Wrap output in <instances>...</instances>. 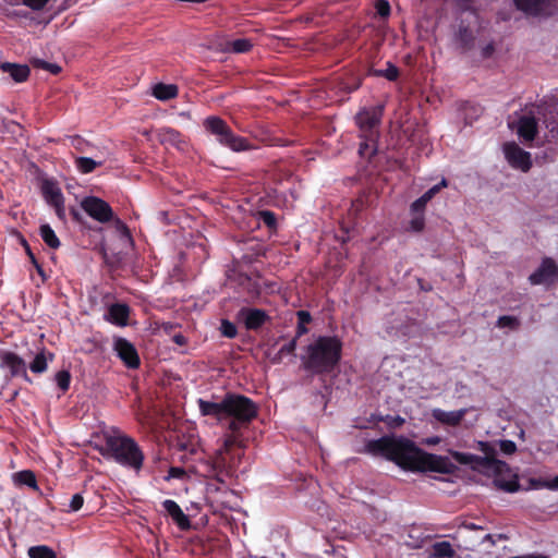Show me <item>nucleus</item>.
<instances>
[{"instance_id": "nucleus-1", "label": "nucleus", "mask_w": 558, "mask_h": 558, "mask_svg": "<svg viewBox=\"0 0 558 558\" xmlns=\"http://www.w3.org/2000/svg\"><path fill=\"white\" fill-rule=\"evenodd\" d=\"M368 453L383 457L409 471L453 474L457 466L448 457L429 453L403 436H383L366 444Z\"/></svg>"}, {"instance_id": "nucleus-2", "label": "nucleus", "mask_w": 558, "mask_h": 558, "mask_svg": "<svg viewBox=\"0 0 558 558\" xmlns=\"http://www.w3.org/2000/svg\"><path fill=\"white\" fill-rule=\"evenodd\" d=\"M197 404L203 416H211L218 422L230 418L229 432H240L258 415V405L251 398L234 392L226 393L220 402L198 399Z\"/></svg>"}, {"instance_id": "nucleus-3", "label": "nucleus", "mask_w": 558, "mask_h": 558, "mask_svg": "<svg viewBox=\"0 0 558 558\" xmlns=\"http://www.w3.org/2000/svg\"><path fill=\"white\" fill-rule=\"evenodd\" d=\"M195 472L209 480L205 487L206 498L211 502L225 506L226 497L233 494L229 480L234 474L232 465L227 462L226 454L222 451H217L214 456L202 459L195 468Z\"/></svg>"}, {"instance_id": "nucleus-4", "label": "nucleus", "mask_w": 558, "mask_h": 558, "mask_svg": "<svg viewBox=\"0 0 558 558\" xmlns=\"http://www.w3.org/2000/svg\"><path fill=\"white\" fill-rule=\"evenodd\" d=\"M342 342L337 336H319L306 347L303 368L312 375L332 374L339 366Z\"/></svg>"}, {"instance_id": "nucleus-5", "label": "nucleus", "mask_w": 558, "mask_h": 558, "mask_svg": "<svg viewBox=\"0 0 558 558\" xmlns=\"http://www.w3.org/2000/svg\"><path fill=\"white\" fill-rule=\"evenodd\" d=\"M384 110L385 106L383 104L363 108L354 118L361 138L357 153L363 159L371 160L377 154L379 125Z\"/></svg>"}, {"instance_id": "nucleus-6", "label": "nucleus", "mask_w": 558, "mask_h": 558, "mask_svg": "<svg viewBox=\"0 0 558 558\" xmlns=\"http://www.w3.org/2000/svg\"><path fill=\"white\" fill-rule=\"evenodd\" d=\"M104 456L112 458L121 465L140 471L144 462V453L137 442L129 436H107Z\"/></svg>"}, {"instance_id": "nucleus-7", "label": "nucleus", "mask_w": 558, "mask_h": 558, "mask_svg": "<svg viewBox=\"0 0 558 558\" xmlns=\"http://www.w3.org/2000/svg\"><path fill=\"white\" fill-rule=\"evenodd\" d=\"M205 130L216 136V140L225 147L240 153L253 148L250 141L236 135L225 120L217 116L207 117L203 123Z\"/></svg>"}, {"instance_id": "nucleus-8", "label": "nucleus", "mask_w": 558, "mask_h": 558, "mask_svg": "<svg viewBox=\"0 0 558 558\" xmlns=\"http://www.w3.org/2000/svg\"><path fill=\"white\" fill-rule=\"evenodd\" d=\"M205 130L216 136V140L225 147L240 153L253 148L250 141L236 135L225 120L217 116L207 117L203 123Z\"/></svg>"}, {"instance_id": "nucleus-9", "label": "nucleus", "mask_w": 558, "mask_h": 558, "mask_svg": "<svg viewBox=\"0 0 558 558\" xmlns=\"http://www.w3.org/2000/svg\"><path fill=\"white\" fill-rule=\"evenodd\" d=\"M524 111L525 113L518 120L517 133L523 141L531 142L538 133V117L547 118V102L526 105Z\"/></svg>"}, {"instance_id": "nucleus-10", "label": "nucleus", "mask_w": 558, "mask_h": 558, "mask_svg": "<svg viewBox=\"0 0 558 558\" xmlns=\"http://www.w3.org/2000/svg\"><path fill=\"white\" fill-rule=\"evenodd\" d=\"M82 209L100 223H107L113 219L111 206L97 196H86L81 202Z\"/></svg>"}, {"instance_id": "nucleus-11", "label": "nucleus", "mask_w": 558, "mask_h": 558, "mask_svg": "<svg viewBox=\"0 0 558 558\" xmlns=\"http://www.w3.org/2000/svg\"><path fill=\"white\" fill-rule=\"evenodd\" d=\"M477 449L484 453V457L477 456V466L482 472H501L507 469V463L496 458V449L488 441H478Z\"/></svg>"}, {"instance_id": "nucleus-12", "label": "nucleus", "mask_w": 558, "mask_h": 558, "mask_svg": "<svg viewBox=\"0 0 558 558\" xmlns=\"http://www.w3.org/2000/svg\"><path fill=\"white\" fill-rule=\"evenodd\" d=\"M504 153L508 163L522 172H527L532 168L531 154L522 149L517 143L509 142L504 145Z\"/></svg>"}, {"instance_id": "nucleus-13", "label": "nucleus", "mask_w": 558, "mask_h": 558, "mask_svg": "<svg viewBox=\"0 0 558 558\" xmlns=\"http://www.w3.org/2000/svg\"><path fill=\"white\" fill-rule=\"evenodd\" d=\"M514 7L529 16H550L556 0H513Z\"/></svg>"}, {"instance_id": "nucleus-14", "label": "nucleus", "mask_w": 558, "mask_h": 558, "mask_svg": "<svg viewBox=\"0 0 558 558\" xmlns=\"http://www.w3.org/2000/svg\"><path fill=\"white\" fill-rule=\"evenodd\" d=\"M113 350L125 367L136 369L141 365V359L135 345L125 338H117Z\"/></svg>"}, {"instance_id": "nucleus-15", "label": "nucleus", "mask_w": 558, "mask_h": 558, "mask_svg": "<svg viewBox=\"0 0 558 558\" xmlns=\"http://www.w3.org/2000/svg\"><path fill=\"white\" fill-rule=\"evenodd\" d=\"M529 280L532 284H549L558 280V265L550 257H545L539 267L531 274Z\"/></svg>"}, {"instance_id": "nucleus-16", "label": "nucleus", "mask_w": 558, "mask_h": 558, "mask_svg": "<svg viewBox=\"0 0 558 558\" xmlns=\"http://www.w3.org/2000/svg\"><path fill=\"white\" fill-rule=\"evenodd\" d=\"M0 366L7 367L10 371L11 377H22L24 380L31 383V378L26 371L25 361L12 351L0 352Z\"/></svg>"}, {"instance_id": "nucleus-17", "label": "nucleus", "mask_w": 558, "mask_h": 558, "mask_svg": "<svg viewBox=\"0 0 558 558\" xmlns=\"http://www.w3.org/2000/svg\"><path fill=\"white\" fill-rule=\"evenodd\" d=\"M238 317L243 322L247 330H257L270 320L266 311L254 307H243L239 311Z\"/></svg>"}, {"instance_id": "nucleus-18", "label": "nucleus", "mask_w": 558, "mask_h": 558, "mask_svg": "<svg viewBox=\"0 0 558 558\" xmlns=\"http://www.w3.org/2000/svg\"><path fill=\"white\" fill-rule=\"evenodd\" d=\"M487 474H493L494 486L506 493H515L520 489V483L517 474H513L507 464V469L501 472H488Z\"/></svg>"}, {"instance_id": "nucleus-19", "label": "nucleus", "mask_w": 558, "mask_h": 558, "mask_svg": "<svg viewBox=\"0 0 558 558\" xmlns=\"http://www.w3.org/2000/svg\"><path fill=\"white\" fill-rule=\"evenodd\" d=\"M448 186L447 179L442 178L441 181L428 189L421 197L415 199L411 206V214H423L425 213V208L428 202H430L436 194H438L442 189Z\"/></svg>"}, {"instance_id": "nucleus-20", "label": "nucleus", "mask_w": 558, "mask_h": 558, "mask_svg": "<svg viewBox=\"0 0 558 558\" xmlns=\"http://www.w3.org/2000/svg\"><path fill=\"white\" fill-rule=\"evenodd\" d=\"M131 308L125 303H113L108 307L105 319L112 325L124 327L128 325Z\"/></svg>"}, {"instance_id": "nucleus-21", "label": "nucleus", "mask_w": 558, "mask_h": 558, "mask_svg": "<svg viewBox=\"0 0 558 558\" xmlns=\"http://www.w3.org/2000/svg\"><path fill=\"white\" fill-rule=\"evenodd\" d=\"M162 507L180 530L186 531L191 527V521L189 517L183 512L181 507L174 500L166 499L162 502Z\"/></svg>"}, {"instance_id": "nucleus-22", "label": "nucleus", "mask_w": 558, "mask_h": 558, "mask_svg": "<svg viewBox=\"0 0 558 558\" xmlns=\"http://www.w3.org/2000/svg\"><path fill=\"white\" fill-rule=\"evenodd\" d=\"M466 413V409H460L457 411H444L441 409H434L432 415L437 422L447 426L456 427L460 425Z\"/></svg>"}, {"instance_id": "nucleus-23", "label": "nucleus", "mask_w": 558, "mask_h": 558, "mask_svg": "<svg viewBox=\"0 0 558 558\" xmlns=\"http://www.w3.org/2000/svg\"><path fill=\"white\" fill-rule=\"evenodd\" d=\"M41 193L45 201L51 206L64 199L61 189L53 180H44Z\"/></svg>"}, {"instance_id": "nucleus-24", "label": "nucleus", "mask_w": 558, "mask_h": 558, "mask_svg": "<svg viewBox=\"0 0 558 558\" xmlns=\"http://www.w3.org/2000/svg\"><path fill=\"white\" fill-rule=\"evenodd\" d=\"M12 478H13L14 485L17 487L27 486V487L34 489L35 492L39 490V487L37 485L36 475L32 470H23V471L15 472V473H13Z\"/></svg>"}, {"instance_id": "nucleus-25", "label": "nucleus", "mask_w": 558, "mask_h": 558, "mask_svg": "<svg viewBox=\"0 0 558 558\" xmlns=\"http://www.w3.org/2000/svg\"><path fill=\"white\" fill-rule=\"evenodd\" d=\"M1 69L4 72H8L10 76L17 83L25 82L29 76V68L27 65L15 64L10 62H4L1 64Z\"/></svg>"}, {"instance_id": "nucleus-26", "label": "nucleus", "mask_w": 558, "mask_h": 558, "mask_svg": "<svg viewBox=\"0 0 558 558\" xmlns=\"http://www.w3.org/2000/svg\"><path fill=\"white\" fill-rule=\"evenodd\" d=\"M54 354L43 349L29 364V369L35 374L45 373L48 368V361H53Z\"/></svg>"}, {"instance_id": "nucleus-27", "label": "nucleus", "mask_w": 558, "mask_h": 558, "mask_svg": "<svg viewBox=\"0 0 558 558\" xmlns=\"http://www.w3.org/2000/svg\"><path fill=\"white\" fill-rule=\"evenodd\" d=\"M178 93V86L174 84L158 83L153 88V96L162 101L175 98Z\"/></svg>"}, {"instance_id": "nucleus-28", "label": "nucleus", "mask_w": 558, "mask_h": 558, "mask_svg": "<svg viewBox=\"0 0 558 558\" xmlns=\"http://www.w3.org/2000/svg\"><path fill=\"white\" fill-rule=\"evenodd\" d=\"M456 550L452 545L447 541L436 542L430 547V558H453Z\"/></svg>"}, {"instance_id": "nucleus-29", "label": "nucleus", "mask_w": 558, "mask_h": 558, "mask_svg": "<svg viewBox=\"0 0 558 558\" xmlns=\"http://www.w3.org/2000/svg\"><path fill=\"white\" fill-rule=\"evenodd\" d=\"M158 137L162 144L180 146L184 143L183 135L172 128H161L158 132Z\"/></svg>"}, {"instance_id": "nucleus-30", "label": "nucleus", "mask_w": 558, "mask_h": 558, "mask_svg": "<svg viewBox=\"0 0 558 558\" xmlns=\"http://www.w3.org/2000/svg\"><path fill=\"white\" fill-rule=\"evenodd\" d=\"M457 40L463 51H469L474 47L475 36L468 26H460L457 33Z\"/></svg>"}, {"instance_id": "nucleus-31", "label": "nucleus", "mask_w": 558, "mask_h": 558, "mask_svg": "<svg viewBox=\"0 0 558 558\" xmlns=\"http://www.w3.org/2000/svg\"><path fill=\"white\" fill-rule=\"evenodd\" d=\"M253 47V44L247 38H236L226 43L225 50L232 53H245Z\"/></svg>"}, {"instance_id": "nucleus-32", "label": "nucleus", "mask_w": 558, "mask_h": 558, "mask_svg": "<svg viewBox=\"0 0 558 558\" xmlns=\"http://www.w3.org/2000/svg\"><path fill=\"white\" fill-rule=\"evenodd\" d=\"M449 454L460 464L470 465L474 471H481V468L477 466V456L468 452H460L456 450H449Z\"/></svg>"}, {"instance_id": "nucleus-33", "label": "nucleus", "mask_w": 558, "mask_h": 558, "mask_svg": "<svg viewBox=\"0 0 558 558\" xmlns=\"http://www.w3.org/2000/svg\"><path fill=\"white\" fill-rule=\"evenodd\" d=\"M39 234L43 239V241L50 247V248H53V250H57L59 248L60 246V240L59 238L57 236L56 232L53 231V229L49 226V225H41L40 228H39Z\"/></svg>"}, {"instance_id": "nucleus-34", "label": "nucleus", "mask_w": 558, "mask_h": 558, "mask_svg": "<svg viewBox=\"0 0 558 558\" xmlns=\"http://www.w3.org/2000/svg\"><path fill=\"white\" fill-rule=\"evenodd\" d=\"M74 163L76 169L83 174L90 173L97 167L102 166V161H96L89 157H77L75 158Z\"/></svg>"}, {"instance_id": "nucleus-35", "label": "nucleus", "mask_w": 558, "mask_h": 558, "mask_svg": "<svg viewBox=\"0 0 558 558\" xmlns=\"http://www.w3.org/2000/svg\"><path fill=\"white\" fill-rule=\"evenodd\" d=\"M29 558H57V553L47 545L32 546L27 550Z\"/></svg>"}, {"instance_id": "nucleus-36", "label": "nucleus", "mask_w": 558, "mask_h": 558, "mask_svg": "<svg viewBox=\"0 0 558 558\" xmlns=\"http://www.w3.org/2000/svg\"><path fill=\"white\" fill-rule=\"evenodd\" d=\"M547 108H548L549 112L555 111L557 117L553 116L550 118H545L546 128L550 132L556 131L558 133V97L551 99V101L549 104H547Z\"/></svg>"}, {"instance_id": "nucleus-37", "label": "nucleus", "mask_w": 558, "mask_h": 558, "mask_svg": "<svg viewBox=\"0 0 558 558\" xmlns=\"http://www.w3.org/2000/svg\"><path fill=\"white\" fill-rule=\"evenodd\" d=\"M23 246L25 247V252H26L31 263L35 267L37 274L40 276L41 281L45 282L48 279V276L46 275V272L43 268V265L37 260L35 254L32 252V248H31L29 244L26 242V240H23Z\"/></svg>"}, {"instance_id": "nucleus-38", "label": "nucleus", "mask_w": 558, "mask_h": 558, "mask_svg": "<svg viewBox=\"0 0 558 558\" xmlns=\"http://www.w3.org/2000/svg\"><path fill=\"white\" fill-rule=\"evenodd\" d=\"M375 75L383 76L390 82H395L398 80L400 72L395 64H392L391 62H387V68L385 70L375 71Z\"/></svg>"}, {"instance_id": "nucleus-39", "label": "nucleus", "mask_w": 558, "mask_h": 558, "mask_svg": "<svg viewBox=\"0 0 558 558\" xmlns=\"http://www.w3.org/2000/svg\"><path fill=\"white\" fill-rule=\"evenodd\" d=\"M240 436V432H230V434L225 437L223 449H220L219 451H222L225 454V452L230 451L234 446H239L241 444Z\"/></svg>"}, {"instance_id": "nucleus-40", "label": "nucleus", "mask_w": 558, "mask_h": 558, "mask_svg": "<svg viewBox=\"0 0 558 558\" xmlns=\"http://www.w3.org/2000/svg\"><path fill=\"white\" fill-rule=\"evenodd\" d=\"M56 383L62 392H65L70 388L71 374L66 369L59 371L56 374Z\"/></svg>"}, {"instance_id": "nucleus-41", "label": "nucleus", "mask_w": 558, "mask_h": 558, "mask_svg": "<svg viewBox=\"0 0 558 558\" xmlns=\"http://www.w3.org/2000/svg\"><path fill=\"white\" fill-rule=\"evenodd\" d=\"M220 332L228 339H233L238 335L236 326L229 319H222L220 325Z\"/></svg>"}, {"instance_id": "nucleus-42", "label": "nucleus", "mask_w": 558, "mask_h": 558, "mask_svg": "<svg viewBox=\"0 0 558 558\" xmlns=\"http://www.w3.org/2000/svg\"><path fill=\"white\" fill-rule=\"evenodd\" d=\"M496 325L499 328L508 327L510 329H518L520 326V320L514 316L504 315L498 318Z\"/></svg>"}, {"instance_id": "nucleus-43", "label": "nucleus", "mask_w": 558, "mask_h": 558, "mask_svg": "<svg viewBox=\"0 0 558 558\" xmlns=\"http://www.w3.org/2000/svg\"><path fill=\"white\" fill-rule=\"evenodd\" d=\"M259 219L269 229H276L277 227V217L276 214L270 210H260L258 213Z\"/></svg>"}, {"instance_id": "nucleus-44", "label": "nucleus", "mask_w": 558, "mask_h": 558, "mask_svg": "<svg viewBox=\"0 0 558 558\" xmlns=\"http://www.w3.org/2000/svg\"><path fill=\"white\" fill-rule=\"evenodd\" d=\"M375 9L378 16L387 19L390 15L391 8L387 0H376Z\"/></svg>"}, {"instance_id": "nucleus-45", "label": "nucleus", "mask_w": 558, "mask_h": 558, "mask_svg": "<svg viewBox=\"0 0 558 558\" xmlns=\"http://www.w3.org/2000/svg\"><path fill=\"white\" fill-rule=\"evenodd\" d=\"M413 218L410 220V229L414 232L423 231L425 227V216L423 214H412Z\"/></svg>"}, {"instance_id": "nucleus-46", "label": "nucleus", "mask_w": 558, "mask_h": 558, "mask_svg": "<svg viewBox=\"0 0 558 558\" xmlns=\"http://www.w3.org/2000/svg\"><path fill=\"white\" fill-rule=\"evenodd\" d=\"M116 226H117V230L120 233L121 240L132 244L133 239H132V234H131L128 226L124 222H122L120 219L116 220Z\"/></svg>"}, {"instance_id": "nucleus-47", "label": "nucleus", "mask_w": 558, "mask_h": 558, "mask_svg": "<svg viewBox=\"0 0 558 558\" xmlns=\"http://www.w3.org/2000/svg\"><path fill=\"white\" fill-rule=\"evenodd\" d=\"M499 447L505 454H512L517 451V445L512 440H500Z\"/></svg>"}, {"instance_id": "nucleus-48", "label": "nucleus", "mask_w": 558, "mask_h": 558, "mask_svg": "<svg viewBox=\"0 0 558 558\" xmlns=\"http://www.w3.org/2000/svg\"><path fill=\"white\" fill-rule=\"evenodd\" d=\"M84 505V498L81 494H74L70 501V511L76 512L81 510Z\"/></svg>"}, {"instance_id": "nucleus-49", "label": "nucleus", "mask_w": 558, "mask_h": 558, "mask_svg": "<svg viewBox=\"0 0 558 558\" xmlns=\"http://www.w3.org/2000/svg\"><path fill=\"white\" fill-rule=\"evenodd\" d=\"M296 349V338H293L288 343L283 344L279 350V355L294 354Z\"/></svg>"}, {"instance_id": "nucleus-50", "label": "nucleus", "mask_w": 558, "mask_h": 558, "mask_svg": "<svg viewBox=\"0 0 558 558\" xmlns=\"http://www.w3.org/2000/svg\"><path fill=\"white\" fill-rule=\"evenodd\" d=\"M49 0H23V4L31 8L32 10H43Z\"/></svg>"}, {"instance_id": "nucleus-51", "label": "nucleus", "mask_w": 558, "mask_h": 558, "mask_svg": "<svg viewBox=\"0 0 558 558\" xmlns=\"http://www.w3.org/2000/svg\"><path fill=\"white\" fill-rule=\"evenodd\" d=\"M51 207H53L57 217L61 221H65L66 215H65L64 199L57 204L51 205Z\"/></svg>"}, {"instance_id": "nucleus-52", "label": "nucleus", "mask_w": 558, "mask_h": 558, "mask_svg": "<svg viewBox=\"0 0 558 558\" xmlns=\"http://www.w3.org/2000/svg\"><path fill=\"white\" fill-rule=\"evenodd\" d=\"M185 475V471L181 468L172 466L169 469V478H182Z\"/></svg>"}, {"instance_id": "nucleus-53", "label": "nucleus", "mask_w": 558, "mask_h": 558, "mask_svg": "<svg viewBox=\"0 0 558 558\" xmlns=\"http://www.w3.org/2000/svg\"><path fill=\"white\" fill-rule=\"evenodd\" d=\"M495 52V44L493 41H490L489 44H487L485 47L482 48V57L484 59H488L490 58Z\"/></svg>"}, {"instance_id": "nucleus-54", "label": "nucleus", "mask_w": 558, "mask_h": 558, "mask_svg": "<svg viewBox=\"0 0 558 558\" xmlns=\"http://www.w3.org/2000/svg\"><path fill=\"white\" fill-rule=\"evenodd\" d=\"M296 315L299 323H301V325H306L312 320V316L307 311H299Z\"/></svg>"}, {"instance_id": "nucleus-55", "label": "nucleus", "mask_w": 558, "mask_h": 558, "mask_svg": "<svg viewBox=\"0 0 558 558\" xmlns=\"http://www.w3.org/2000/svg\"><path fill=\"white\" fill-rule=\"evenodd\" d=\"M32 64H33V66H35L37 69H43V70L47 71L49 62L41 60V59H33Z\"/></svg>"}, {"instance_id": "nucleus-56", "label": "nucleus", "mask_w": 558, "mask_h": 558, "mask_svg": "<svg viewBox=\"0 0 558 558\" xmlns=\"http://www.w3.org/2000/svg\"><path fill=\"white\" fill-rule=\"evenodd\" d=\"M544 486L553 490H558V475L555 476L551 481L546 482Z\"/></svg>"}, {"instance_id": "nucleus-57", "label": "nucleus", "mask_w": 558, "mask_h": 558, "mask_svg": "<svg viewBox=\"0 0 558 558\" xmlns=\"http://www.w3.org/2000/svg\"><path fill=\"white\" fill-rule=\"evenodd\" d=\"M70 215L72 216L73 220L76 222H80L82 220V215L75 207L70 208Z\"/></svg>"}, {"instance_id": "nucleus-58", "label": "nucleus", "mask_w": 558, "mask_h": 558, "mask_svg": "<svg viewBox=\"0 0 558 558\" xmlns=\"http://www.w3.org/2000/svg\"><path fill=\"white\" fill-rule=\"evenodd\" d=\"M47 71H49L51 74H59L61 72V68L56 63H49Z\"/></svg>"}, {"instance_id": "nucleus-59", "label": "nucleus", "mask_w": 558, "mask_h": 558, "mask_svg": "<svg viewBox=\"0 0 558 558\" xmlns=\"http://www.w3.org/2000/svg\"><path fill=\"white\" fill-rule=\"evenodd\" d=\"M173 341L179 344V345H183L186 343V339L183 335L181 333H178V335H174L173 336Z\"/></svg>"}, {"instance_id": "nucleus-60", "label": "nucleus", "mask_w": 558, "mask_h": 558, "mask_svg": "<svg viewBox=\"0 0 558 558\" xmlns=\"http://www.w3.org/2000/svg\"><path fill=\"white\" fill-rule=\"evenodd\" d=\"M306 332H307V328L305 327V325H301V323H298V330H296V337L295 338H298V337H300V336H302V335H304Z\"/></svg>"}, {"instance_id": "nucleus-61", "label": "nucleus", "mask_w": 558, "mask_h": 558, "mask_svg": "<svg viewBox=\"0 0 558 558\" xmlns=\"http://www.w3.org/2000/svg\"><path fill=\"white\" fill-rule=\"evenodd\" d=\"M466 107H470L475 113H477L480 111V109L475 106H473L471 102L466 101L463 104V109H465Z\"/></svg>"}, {"instance_id": "nucleus-62", "label": "nucleus", "mask_w": 558, "mask_h": 558, "mask_svg": "<svg viewBox=\"0 0 558 558\" xmlns=\"http://www.w3.org/2000/svg\"><path fill=\"white\" fill-rule=\"evenodd\" d=\"M283 355H279V351L276 353V355L271 359V362L277 364V363H280L281 360H282Z\"/></svg>"}, {"instance_id": "nucleus-63", "label": "nucleus", "mask_w": 558, "mask_h": 558, "mask_svg": "<svg viewBox=\"0 0 558 558\" xmlns=\"http://www.w3.org/2000/svg\"><path fill=\"white\" fill-rule=\"evenodd\" d=\"M484 542H490L493 545L495 544L494 536L492 534L485 535Z\"/></svg>"}, {"instance_id": "nucleus-64", "label": "nucleus", "mask_w": 558, "mask_h": 558, "mask_svg": "<svg viewBox=\"0 0 558 558\" xmlns=\"http://www.w3.org/2000/svg\"><path fill=\"white\" fill-rule=\"evenodd\" d=\"M439 441V439L436 437V438H433L428 441V444H437Z\"/></svg>"}]
</instances>
